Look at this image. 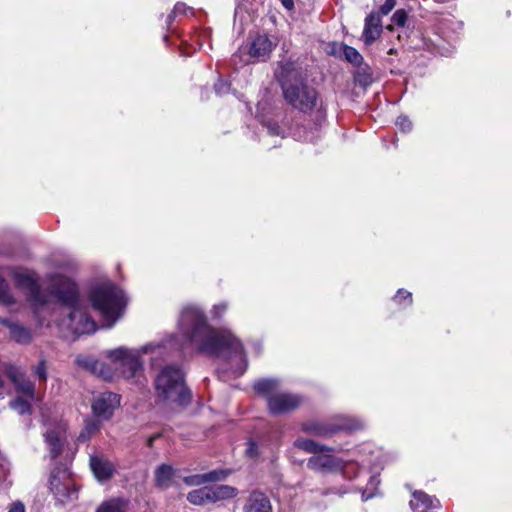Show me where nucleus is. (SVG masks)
<instances>
[{"label": "nucleus", "mask_w": 512, "mask_h": 512, "mask_svg": "<svg viewBox=\"0 0 512 512\" xmlns=\"http://www.w3.org/2000/svg\"><path fill=\"white\" fill-rule=\"evenodd\" d=\"M246 455L254 458L258 456V445L253 441H249L246 448Z\"/></svg>", "instance_id": "obj_36"}, {"label": "nucleus", "mask_w": 512, "mask_h": 512, "mask_svg": "<svg viewBox=\"0 0 512 512\" xmlns=\"http://www.w3.org/2000/svg\"><path fill=\"white\" fill-rule=\"evenodd\" d=\"M16 303V300L10 290V287L5 279L0 277V304L10 307Z\"/></svg>", "instance_id": "obj_23"}, {"label": "nucleus", "mask_w": 512, "mask_h": 512, "mask_svg": "<svg viewBox=\"0 0 512 512\" xmlns=\"http://www.w3.org/2000/svg\"><path fill=\"white\" fill-rule=\"evenodd\" d=\"M243 512H272L269 496L261 491H252L242 507Z\"/></svg>", "instance_id": "obj_16"}, {"label": "nucleus", "mask_w": 512, "mask_h": 512, "mask_svg": "<svg viewBox=\"0 0 512 512\" xmlns=\"http://www.w3.org/2000/svg\"><path fill=\"white\" fill-rule=\"evenodd\" d=\"M8 512H25V506L21 501H15L9 506Z\"/></svg>", "instance_id": "obj_37"}, {"label": "nucleus", "mask_w": 512, "mask_h": 512, "mask_svg": "<svg viewBox=\"0 0 512 512\" xmlns=\"http://www.w3.org/2000/svg\"><path fill=\"white\" fill-rule=\"evenodd\" d=\"M393 24L403 27L407 21V13L403 9L396 10L391 18Z\"/></svg>", "instance_id": "obj_30"}, {"label": "nucleus", "mask_w": 512, "mask_h": 512, "mask_svg": "<svg viewBox=\"0 0 512 512\" xmlns=\"http://www.w3.org/2000/svg\"><path fill=\"white\" fill-rule=\"evenodd\" d=\"M121 397L117 393L105 391L93 396L91 408L93 415L101 420L108 421L120 406Z\"/></svg>", "instance_id": "obj_11"}, {"label": "nucleus", "mask_w": 512, "mask_h": 512, "mask_svg": "<svg viewBox=\"0 0 512 512\" xmlns=\"http://www.w3.org/2000/svg\"><path fill=\"white\" fill-rule=\"evenodd\" d=\"M45 427V442L48 446L51 458L55 459L61 453L66 438V423L61 420L46 422Z\"/></svg>", "instance_id": "obj_13"}, {"label": "nucleus", "mask_w": 512, "mask_h": 512, "mask_svg": "<svg viewBox=\"0 0 512 512\" xmlns=\"http://www.w3.org/2000/svg\"><path fill=\"white\" fill-rule=\"evenodd\" d=\"M155 438H156V436H155V437H151V438L149 439V445H152V443H153V441H154V439H155Z\"/></svg>", "instance_id": "obj_44"}, {"label": "nucleus", "mask_w": 512, "mask_h": 512, "mask_svg": "<svg viewBox=\"0 0 512 512\" xmlns=\"http://www.w3.org/2000/svg\"><path fill=\"white\" fill-rule=\"evenodd\" d=\"M394 52H395V51H394V49H390V50H389V53H390V54H393Z\"/></svg>", "instance_id": "obj_45"}, {"label": "nucleus", "mask_w": 512, "mask_h": 512, "mask_svg": "<svg viewBox=\"0 0 512 512\" xmlns=\"http://www.w3.org/2000/svg\"><path fill=\"white\" fill-rule=\"evenodd\" d=\"M379 483H380V480H379L378 476H376V475L371 476V478H370V485L371 486H375L376 487Z\"/></svg>", "instance_id": "obj_41"}, {"label": "nucleus", "mask_w": 512, "mask_h": 512, "mask_svg": "<svg viewBox=\"0 0 512 512\" xmlns=\"http://www.w3.org/2000/svg\"><path fill=\"white\" fill-rule=\"evenodd\" d=\"M89 300L93 308L111 327L123 315L127 304L124 292L111 281L93 286L89 292Z\"/></svg>", "instance_id": "obj_3"}, {"label": "nucleus", "mask_w": 512, "mask_h": 512, "mask_svg": "<svg viewBox=\"0 0 512 512\" xmlns=\"http://www.w3.org/2000/svg\"><path fill=\"white\" fill-rule=\"evenodd\" d=\"M96 512H125V502L119 498L110 499L103 502Z\"/></svg>", "instance_id": "obj_24"}, {"label": "nucleus", "mask_w": 512, "mask_h": 512, "mask_svg": "<svg viewBox=\"0 0 512 512\" xmlns=\"http://www.w3.org/2000/svg\"><path fill=\"white\" fill-rule=\"evenodd\" d=\"M10 407L21 415L30 413L31 411L30 403L21 397H17L16 399L12 400L10 402Z\"/></svg>", "instance_id": "obj_26"}, {"label": "nucleus", "mask_w": 512, "mask_h": 512, "mask_svg": "<svg viewBox=\"0 0 512 512\" xmlns=\"http://www.w3.org/2000/svg\"><path fill=\"white\" fill-rule=\"evenodd\" d=\"M308 468L319 472H337L340 471L343 478H351L350 466L344 465V459L332 455L318 454L312 456L307 462Z\"/></svg>", "instance_id": "obj_12"}, {"label": "nucleus", "mask_w": 512, "mask_h": 512, "mask_svg": "<svg viewBox=\"0 0 512 512\" xmlns=\"http://www.w3.org/2000/svg\"><path fill=\"white\" fill-rule=\"evenodd\" d=\"M394 301L399 305H410L412 303V294L404 289H399L394 296Z\"/></svg>", "instance_id": "obj_28"}, {"label": "nucleus", "mask_w": 512, "mask_h": 512, "mask_svg": "<svg viewBox=\"0 0 512 512\" xmlns=\"http://www.w3.org/2000/svg\"><path fill=\"white\" fill-rule=\"evenodd\" d=\"M266 128H267V133L270 136H281L282 135V130L279 127V125L276 123H268L266 125Z\"/></svg>", "instance_id": "obj_35"}, {"label": "nucleus", "mask_w": 512, "mask_h": 512, "mask_svg": "<svg viewBox=\"0 0 512 512\" xmlns=\"http://www.w3.org/2000/svg\"><path fill=\"white\" fill-rule=\"evenodd\" d=\"M6 372L19 393L28 396L31 400L36 398L34 384L26 378L24 372L19 367L11 365L7 368Z\"/></svg>", "instance_id": "obj_15"}, {"label": "nucleus", "mask_w": 512, "mask_h": 512, "mask_svg": "<svg viewBox=\"0 0 512 512\" xmlns=\"http://www.w3.org/2000/svg\"><path fill=\"white\" fill-rule=\"evenodd\" d=\"M167 346L224 358L235 377L243 375L248 366L240 340L230 330L212 327L203 308L196 304H188L181 309L177 321V335L140 347L119 346L106 350L104 356L109 364L86 356H78L75 361L78 366L104 380L111 381L117 377L132 379L142 373L144 355L151 356L154 361L165 353Z\"/></svg>", "instance_id": "obj_1"}, {"label": "nucleus", "mask_w": 512, "mask_h": 512, "mask_svg": "<svg viewBox=\"0 0 512 512\" xmlns=\"http://www.w3.org/2000/svg\"><path fill=\"white\" fill-rule=\"evenodd\" d=\"M281 383L275 378H263L254 382V390L264 397L267 409L272 415L287 414L297 409L302 403L299 395L280 390Z\"/></svg>", "instance_id": "obj_6"}, {"label": "nucleus", "mask_w": 512, "mask_h": 512, "mask_svg": "<svg viewBox=\"0 0 512 512\" xmlns=\"http://www.w3.org/2000/svg\"><path fill=\"white\" fill-rule=\"evenodd\" d=\"M188 12L192 13V8L188 7L185 3H177L174 6L172 13L168 15V24H170L176 16L186 15Z\"/></svg>", "instance_id": "obj_27"}, {"label": "nucleus", "mask_w": 512, "mask_h": 512, "mask_svg": "<svg viewBox=\"0 0 512 512\" xmlns=\"http://www.w3.org/2000/svg\"><path fill=\"white\" fill-rule=\"evenodd\" d=\"M50 485L51 490L59 498V500L64 501V497H67L68 499L71 498L73 493L68 492L66 485L61 484L56 477H52Z\"/></svg>", "instance_id": "obj_25"}, {"label": "nucleus", "mask_w": 512, "mask_h": 512, "mask_svg": "<svg viewBox=\"0 0 512 512\" xmlns=\"http://www.w3.org/2000/svg\"><path fill=\"white\" fill-rule=\"evenodd\" d=\"M280 77L284 98L292 107L304 113L310 112L316 107L318 102L316 90L298 78V73L293 71L292 63L282 66Z\"/></svg>", "instance_id": "obj_4"}, {"label": "nucleus", "mask_w": 512, "mask_h": 512, "mask_svg": "<svg viewBox=\"0 0 512 512\" xmlns=\"http://www.w3.org/2000/svg\"><path fill=\"white\" fill-rule=\"evenodd\" d=\"M382 22L380 16L376 13L369 14L365 19L363 31L364 42L371 45L381 34Z\"/></svg>", "instance_id": "obj_18"}, {"label": "nucleus", "mask_w": 512, "mask_h": 512, "mask_svg": "<svg viewBox=\"0 0 512 512\" xmlns=\"http://www.w3.org/2000/svg\"><path fill=\"white\" fill-rule=\"evenodd\" d=\"M396 126L403 132H409L412 129V122L406 116H399L396 120Z\"/></svg>", "instance_id": "obj_32"}, {"label": "nucleus", "mask_w": 512, "mask_h": 512, "mask_svg": "<svg viewBox=\"0 0 512 512\" xmlns=\"http://www.w3.org/2000/svg\"><path fill=\"white\" fill-rule=\"evenodd\" d=\"M215 92L218 94V95H225L226 93H228L229 89H230V85L229 83H227L226 81H223V80H219L215 86Z\"/></svg>", "instance_id": "obj_33"}, {"label": "nucleus", "mask_w": 512, "mask_h": 512, "mask_svg": "<svg viewBox=\"0 0 512 512\" xmlns=\"http://www.w3.org/2000/svg\"><path fill=\"white\" fill-rule=\"evenodd\" d=\"M294 447L300 450H303L307 453L319 454L325 451H332L331 447H327L319 444L318 442L307 439V438H299L294 441Z\"/></svg>", "instance_id": "obj_20"}, {"label": "nucleus", "mask_w": 512, "mask_h": 512, "mask_svg": "<svg viewBox=\"0 0 512 512\" xmlns=\"http://www.w3.org/2000/svg\"><path fill=\"white\" fill-rule=\"evenodd\" d=\"M369 488H367L366 490H364L362 492V500L363 501H367L368 499L372 498L374 496V493L373 492H367Z\"/></svg>", "instance_id": "obj_40"}, {"label": "nucleus", "mask_w": 512, "mask_h": 512, "mask_svg": "<svg viewBox=\"0 0 512 512\" xmlns=\"http://www.w3.org/2000/svg\"><path fill=\"white\" fill-rule=\"evenodd\" d=\"M0 323L9 329L10 337L16 343L27 345L32 341V332L28 327L1 317Z\"/></svg>", "instance_id": "obj_17"}, {"label": "nucleus", "mask_w": 512, "mask_h": 512, "mask_svg": "<svg viewBox=\"0 0 512 512\" xmlns=\"http://www.w3.org/2000/svg\"><path fill=\"white\" fill-rule=\"evenodd\" d=\"M396 5V0H385L384 4L380 7L381 15H388Z\"/></svg>", "instance_id": "obj_34"}, {"label": "nucleus", "mask_w": 512, "mask_h": 512, "mask_svg": "<svg viewBox=\"0 0 512 512\" xmlns=\"http://www.w3.org/2000/svg\"><path fill=\"white\" fill-rule=\"evenodd\" d=\"M334 46L337 47L338 50L344 54L345 59L349 63H351L354 66L361 65L363 57L355 48L344 44H334Z\"/></svg>", "instance_id": "obj_21"}, {"label": "nucleus", "mask_w": 512, "mask_h": 512, "mask_svg": "<svg viewBox=\"0 0 512 512\" xmlns=\"http://www.w3.org/2000/svg\"><path fill=\"white\" fill-rule=\"evenodd\" d=\"M254 350L257 354H259L262 350V345L259 342L253 344Z\"/></svg>", "instance_id": "obj_42"}, {"label": "nucleus", "mask_w": 512, "mask_h": 512, "mask_svg": "<svg viewBox=\"0 0 512 512\" xmlns=\"http://www.w3.org/2000/svg\"><path fill=\"white\" fill-rule=\"evenodd\" d=\"M34 374L38 377V379L42 382L47 380V367L44 360H41L34 368Z\"/></svg>", "instance_id": "obj_31"}, {"label": "nucleus", "mask_w": 512, "mask_h": 512, "mask_svg": "<svg viewBox=\"0 0 512 512\" xmlns=\"http://www.w3.org/2000/svg\"><path fill=\"white\" fill-rule=\"evenodd\" d=\"M281 2L283 4V6L288 10H291L294 7L293 0H281Z\"/></svg>", "instance_id": "obj_39"}, {"label": "nucleus", "mask_w": 512, "mask_h": 512, "mask_svg": "<svg viewBox=\"0 0 512 512\" xmlns=\"http://www.w3.org/2000/svg\"><path fill=\"white\" fill-rule=\"evenodd\" d=\"M157 398L165 403L187 405L191 393L185 385L182 370L174 365L165 366L155 378Z\"/></svg>", "instance_id": "obj_5"}, {"label": "nucleus", "mask_w": 512, "mask_h": 512, "mask_svg": "<svg viewBox=\"0 0 512 512\" xmlns=\"http://www.w3.org/2000/svg\"><path fill=\"white\" fill-rule=\"evenodd\" d=\"M225 476L226 474L223 471H211L201 475L183 477L180 475V471L175 470L172 466L162 464L155 471V482L157 487L167 489L172 485L178 484L179 480H183L188 485H200L223 480Z\"/></svg>", "instance_id": "obj_8"}, {"label": "nucleus", "mask_w": 512, "mask_h": 512, "mask_svg": "<svg viewBox=\"0 0 512 512\" xmlns=\"http://www.w3.org/2000/svg\"><path fill=\"white\" fill-rule=\"evenodd\" d=\"M381 452L379 450H375L371 444H365L357 450V455L351 459H344V465L350 466V473L353 475L351 478H346L347 480L355 479L358 474L360 468H373L377 469L380 462Z\"/></svg>", "instance_id": "obj_10"}, {"label": "nucleus", "mask_w": 512, "mask_h": 512, "mask_svg": "<svg viewBox=\"0 0 512 512\" xmlns=\"http://www.w3.org/2000/svg\"><path fill=\"white\" fill-rule=\"evenodd\" d=\"M100 429L99 419H87L85 420L84 427L79 434L80 441H87Z\"/></svg>", "instance_id": "obj_22"}, {"label": "nucleus", "mask_w": 512, "mask_h": 512, "mask_svg": "<svg viewBox=\"0 0 512 512\" xmlns=\"http://www.w3.org/2000/svg\"><path fill=\"white\" fill-rule=\"evenodd\" d=\"M12 279L17 288L25 291L27 301L33 311L37 325L50 326L44 316L52 304H60L70 309L67 318L57 325L74 335L91 334L97 329L96 323L88 314L87 306L79 299L76 283L65 276L53 275L46 290H42L33 272L14 270Z\"/></svg>", "instance_id": "obj_2"}, {"label": "nucleus", "mask_w": 512, "mask_h": 512, "mask_svg": "<svg viewBox=\"0 0 512 512\" xmlns=\"http://www.w3.org/2000/svg\"><path fill=\"white\" fill-rule=\"evenodd\" d=\"M237 489L228 485L205 486L188 493L191 504L204 505L235 497Z\"/></svg>", "instance_id": "obj_9"}, {"label": "nucleus", "mask_w": 512, "mask_h": 512, "mask_svg": "<svg viewBox=\"0 0 512 512\" xmlns=\"http://www.w3.org/2000/svg\"><path fill=\"white\" fill-rule=\"evenodd\" d=\"M275 46L276 43L267 35H257L249 43L248 54L255 61H265Z\"/></svg>", "instance_id": "obj_14"}, {"label": "nucleus", "mask_w": 512, "mask_h": 512, "mask_svg": "<svg viewBox=\"0 0 512 512\" xmlns=\"http://www.w3.org/2000/svg\"><path fill=\"white\" fill-rule=\"evenodd\" d=\"M365 422L355 416L350 415H336L329 421H308L302 424L301 430L303 432L319 436L331 437L339 432H354L364 429Z\"/></svg>", "instance_id": "obj_7"}, {"label": "nucleus", "mask_w": 512, "mask_h": 512, "mask_svg": "<svg viewBox=\"0 0 512 512\" xmlns=\"http://www.w3.org/2000/svg\"><path fill=\"white\" fill-rule=\"evenodd\" d=\"M346 492H347L346 490H343V491L342 490L341 491L340 490L339 491H332V493H337V494H340V495L345 494Z\"/></svg>", "instance_id": "obj_43"}, {"label": "nucleus", "mask_w": 512, "mask_h": 512, "mask_svg": "<svg viewBox=\"0 0 512 512\" xmlns=\"http://www.w3.org/2000/svg\"><path fill=\"white\" fill-rule=\"evenodd\" d=\"M10 470V463L0 455V471L5 474Z\"/></svg>", "instance_id": "obj_38"}, {"label": "nucleus", "mask_w": 512, "mask_h": 512, "mask_svg": "<svg viewBox=\"0 0 512 512\" xmlns=\"http://www.w3.org/2000/svg\"><path fill=\"white\" fill-rule=\"evenodd\" d=\"M228 307L229 305L226 301H221L219 303L214 304L210 310L212 318L217 319L222 317L228 310Z\"/></svg>", "instance_id": "obj_29"}, {"label": "nucleus", "mask_w": 512, "mask_h": 512, "mask_svg": "<svg viewBox=\"0 0 512 512\" xmlns=\"http://www.w3.org/2000/svg\"><path fill=\"white\" fill-rule=\"evenodd\" d=\"M90 466L98 481L110 479L115 471L114 465L109 460L97 456L91 457Z\"/></svg>", "instance_id": "obj_19"}]
</instances>
